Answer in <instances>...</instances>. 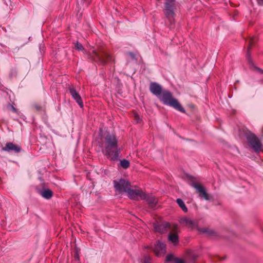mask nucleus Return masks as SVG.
Here are the masks:
<instances>
[{
    "label": "nucleus",
    "instance_id": "obj_1",
    "mask_svg": "<svg viewBox=\"0 0 263 263\" xmlns=\"http://www.w3.org/2000/svg\"><path fill=\"white\" fill-rule=\"evenodd\" d=\"M103 146V152L111 161H117L118 159L120 149L118 147V140L114 135L108 134Z\"/></svg>",
    "mask_w": 263,
    "mask_h": 263
},
{
    "label": "nucleus",
    "instance_id": "obj_2",
    "mask_svg": "<svg viewBox=\"0 0 263 263\" xmlns=\"http://www.w3.org/2000/svg\"><path fill=\"white\" fill-rule=\"evenodd\" d=\"M179 4L176 0H165L164 5V13L171 24L175 22L174 17L179 9Z\"/></svg>",
    "mask_w": 263,
    "mask_h": 263
},
{
    "label": "nucleus",
    "instance_id": "obj_3",
    "mask_svg": "<svg viewBox=\"0 0 263 263\" xmlns=\"http://www.w3.org/2000/svg\"><path fill=\"white\" fill-rule=\"evenodd\" d=\"M159 99L164 104L170 106L181 112H185L184 109L178 100L173 97L172 93L170 91L167 90L163 91L162 94L159 97Z\"/></svg>",
    "mask_w": 263,
    "mask_h": 263
},
{
    "label": "nucleus",
    "instance_id": "obj_4",
    "mask_svg": "<svg viewBox=\"0 0 263 263\" xmlns=\"http://www.w3.org/2000/svg\"><path fill=\"white\" fill-rule=\"evenodd\" d=\"M90 57L96 62H99L102 64H106L112 61V57L106 51H100L99 52L93 48L89 51Z\"/></svg>",
    "mask_w": 263,
    "mask_h": 263
},
{
    "label": "nucleus",
    "instance_id": "obj_5",
    "mask_svg": "<svg viewBox=\"0 0 263 263\" xmlns=\"http://www.w3.org/2000/svg\"><path fill=\"white\" fill-rule=\"evenodd\" d=\"M246 138L248 144L255 152H258L261 150V144L254 134L249 133L247 134Z\"/></svg>",
    "mask_w": 263,
    "mask_h": 263
},
{
    "label": "nucleus",
    "instance_id": "obj_6",
    "mask_svg": "<svg viewBox=\"0 0 263 263\" xmlns=\"http://www.w3.org/2000/svg\"><path fill=\"white\" fill-rule=\"evenodd\" d=\"M114 186L117 192L126 193L130 186V184L128 181L121 179L119 180L114 181Z\"/></svg>",
    "mask_w": 263,
    "mask_h": 263
},
{
    "label": "nucleus",
    "instance_id": "obj_7",
    "mask_svg": "<svg viewBox=\"0 0 263 263\" xmlns=\"http://www.w3.org/2000/svg\"><path fill=\"white\" fill-rule=\"evenodd\" d=\"M192 187L195 188L197 193L199 194V197L206 200L211 199L210 196L207 193L205 187L200 183L193 182L191 184Z\"/></svg>",
    "mask_w": 263,
    "mask_h": 263
},
{
    "label": "nucleus",
    "instance_id": "obj_8",
    "mask_svg": "<svg viewBox=\"0 0 263 263\" xmlns=\"http://www.w3.org/2000/svg\"><path fill=\"white\" fill-rule=\"evenodd\" d=\"M153 250L156 256L161 257L166 253V246L160 240H158L155 244Z\"/></svg>",
    "mask_w": 263,
    "mask_h": 263
},
{
    "label": "nucleus",
    "instance_id": "obj_9",
    "mask_svg": "<svg viewBox=\"0 0 263 263\" xmlns=\"http://www.w3.org/2000/svg\"><path fill=\"white\" fill-rule=\"evenodd\" d=\"M128 194L129 198L131 199H143L146 197V194H145L140 190H133L130 189V186L126 192Z\"/></svg>",
    "mask_w": 263,
    "mask_h": 263
},
{
    "label": "nucleus",
    "instance_id": "obj_10",
    "mask_svg": "<svg viewBox=\"0 0 263 263\" xmlns=\"http://www.w3.org/2000/svg\"><path fill=\"white\" fill-rule=\"evenodd\" d=\"M154 229L156 232L160 233H163L167 232L170 226L168 222H156L153 224Z\"/></svg>",
    "mask_w": 263,
    "mask_h": 263
},
{
    "label": "nucleus",
    "instance_id": "obj_11",
    "mask_svg": "<svg viewBox=\"0 0 263 263\" xmlns=\"http://www.w3.org/2000/svg\"><path fill=\"white\" fill-rule=\"evenodd\" d=\"M149 90L153 95L159 97L163 92L161 86L155 82H153L150 84Z\"/></svg>",
    "mask_w": 263,
    "mask_h": 263
},
{
    "label": "nucleus",
    "instance_id": "obj_12",
    "mask_svg": "<svg viewBox=\"0 0 263 263\" xmlns=\"http://www.w3.org/2000/svg\"><path fill=\"white\" fill-rule=\"evenodd\" d=\"M4 151L8 152L19 153L21 151V147L17 145L14 144L11 142H8L6 144L5 147L2 148Z\"/></svg>",
    "mask_w": 263,
    "mask_h": 263
},
{
    "label": "nucleus",
    "instance_id": "obj_13",
    "mask_svg": "<svg viewBox=\"0 0 263 263\" xmlns=\"http://www.w3.org/2000/svg\"><path fill=\"white\" fill-rule=\"evenodd\" d=\"M181 224L186 226L190 228L193 229L196 227L197 222L186 217H182L180 220Z\"/></svg>",
    "mask_w": 263,
    "mask_h": 263
},
{
    "label": "nucleus",
    "instance_id": "obj_14",
    "mask_svg": "<svg viewBox=\"0 0 263 263\" xmlns=\"http://www.w3.org/2000/svg\"><path fill=\"white\" fill-rule=\"evenodd\" d=\"M69 91L73 99L76 100V101L79 104L80 107L81 108H82L83 107V103L79 93L76 91L75 88H74L73 87H70Z\"/></svg>",
    "mask_w": 263,
    "mask_h": 263
},
{
    "label": "nucleus",
    "instance_id": "obj_15",
    "mask_svg": "<svg viewBox=\"0 0 263 263\" xmlns=\"http://www.w3.org/2000/svg\"><path fill=\"white\" fill-rule=\"evenodd\" d=\"M256 42V39L254 36H252L250 38L249 41V45L247 48V58L248 62L250 63H252L251 57H250V50L253 45L255 44Z\"/></svg>",
    "mask_w": 263,
    "mask_h": 263
},
{
    "label": "nucleus",
    "instance_id": "obj_16",
    "mask_svg": "<svg viewBox=\"0 0 263 263\" xmlns=\"http://www.w3.org/2000/svg\"><path fill=\"white\" fill-rule=\"evenodd\" d=\"M144 200H146L149 206L151 208H154L158 202L157 199L152 195H146Z\"/></svg>",
    "mask_w": 263,
    "mask_h": 263
},
{
    "label": "nucleus",
    "instance_id": "obj_17",
    "mask_svg": "<svg viewBox=\"0 0 263 263\" xmlns=\"http://www.w3.org/2000/svg\"><path fill=\"white\" fill-rule=\"evenodd\" d=\"M41 195L46 199H50L53 195L52 192L49 189H44L40 192Z\"/></svg>",
    "mask_w": 263,
    "mask_h": 263
},
{
    "label": "nucleus",
    "instance_id": "obj_18",
    "mask_svg": "<svg viewBox=\"0 0 263 263\" xmlns=\"http://www.w3.org/2000/svg\"><path fill=\"white\" fill-rule=\"evenodd\" d=\"M168 240L174 245H176L178 242V235L176 233H171L168 236Z\"/></svg>",
    "mask_w": 263,
    "mask_h": 263
},
{
    "label": "nucleus",
    "instance_id": "obj_19",
    "mask_svg": "<svg viewBox=\"0 0 263 263\" xmlns=\"http://www.w3.org/2000/svg\"><path fill=\"white\" fill-rule=\"evenodd\" d=\"M176 202H177V204H178V205L180 206V208L184 212H187V208L185 206V204L184 202H183V201L182 199H181L180 198L177 199V200H176Z\"/></svg>",
    "mask_w": 263,
    "mask_h": 263
},
{
    "label": "nucleus",
    "instance_id": "obj_20",
    "mask_svg": "<svg viewBox=\"0 0 263 263\" xmlns=\"http://www.w3.org/2000/svg\"><path fill=\"white\" fill-rule=\"evenodd\" d=\"M120 164L122 167L126 169L129 166V162L126 159H123L120 161Z\"/></svg>",
    "mask_w": 263,
    "mask_h": 263
},
{
    "label": "nucleus",
    "instance_id": "obj_21",
    "mask_svg": "<svg viewBox=\"0 0 263 263\" xmlns=\"http://www.w3.org/2000/svg\"><path fill=\"white\" fill-rule=\"evenodd\" d=\"M80 3L83 6L88 7L91 3V0H79L78 1V4H79Z\"/></svg>",
    "mask_w": 263,
    "mask_h": 263
},
{
    "label": "nucleus",
    "instance_id": "obj_22",
    "mask_svg": "<svg viewBox=\"0 0 263 263\" xmlns=\"http://www.w3.org/2000/svg\"><path fill=\"white\" fill-rule=\"evenodd\" d=\"M75 48L79 51H84L83 45L78 42L75 44Z\"/></svg>",
    "mask_w": 263,
    "mask_h": 263
},
{
    "label": "nucleus",
    "instance_id": "obj_23",
    "mask_svg": "<svg viewBox=\"0 0 263 263\" xmlns=\"http://www.w3.org/2000/svg\"><path fill=\"white\" fill-rule=\"evenodd\" d=\"M174 259V256L172 254L168 255L166 257V261H170Z\"/></svg>",
    "mask_w": 263,
    "mask_h": 263
},
{
    "label": "nucleus",
    "instance_id": "obj_24",
    "mask_svg": "<svg viewBox=\"0 0 263 263\" xmlns=\"http://www.w3.org/2000/svg\"><path fill=\"white\" fill-rule=\"evenodd\" d=\"M74 259L76 260H77V261L79 260L80 257H79V251L77 250L76 251V253L74 254Z\"/></svg>",
    "mask_w": 263,
    "mask_h": 263
},
{
    "label": "nucleus",
    "instance_id": "obj_25",
    "mask_svg": "<svg viewBox=\"0 0 263 263\" xmlns=\"http://www.w3.org/2000/svg\"><path fill=\"white\" fill-rule=\"evenodd\" d=\"M135 120L136 121L137 123H138L140 120V118L139 116L137 114H135L134 115Z\"/></svg>",
    "mask_w": 263,
    "mask_h": 263
},
{
    "label": "nucleus",
    "instance_id": "obj_26",
    "mask_svg": "<svg viewBox=\"0 0 263 263\" xmlns=\"http://www.w3.org/2000/svg\"><path fill=\"white\" fill-rule=\"evenodd\" d=\"M175 263H185L183 260L180 259L176 258L175 259Z\"/></svg>",
    "mask_w": 263,
    "mask_h": 263
},
{
    "label": "nucleus",
    "instance_id": "obj_27",
    "mask_svg": "<svg viewBox=\"0 0 263 263\" xmlns=\"http://www.w3.org/2000/svg\"><path fill=\"white\" fill-rule=\"evenodd\" d=\"M128 55L132 58V59H135V54L132 53V52H129L128 53Z\"/></svg>",
    "mask_w": 263,
    "mask_h": 263
},
{
    "label": "nucleus",
    "instance_id": "obj_28",
    "mask_svg": "<svg viewBox=\"0 0 263 263\" xmlns=\"http://www.w3.org/2000/svg\"><path fill=\"white\" fill-rule=\"evenodd\" d=\"M35 108L37 110H40L41 108V107H40L39 106H37V105L35 106Z\"/></svg>",
    "mask_w": 263,
    "mask_h": 263
},
{
    "label": "nucleus",
    "instance_id": "obj_29",
    "mask_svg": "<svg viewBox=\"0 0 263 263\" xmlns=\"http://www.w3.org/2000/svg\"><path fill=\"white\" fill-rule=\"evenodd\" d=\"M257 70L260 71L261 73H263V70L260 69L259 68H257Z\"/></svg>",
    "mask_w": 263,
    "mask_h": 263
},
{
    "label": "nucleus",
    "instance_id": "obj_30",
    "mask_svg": "<svg viewBox=\"0 0 263 263\" xmlns=\"http://www.w3.org/2000/svg\"><path fill=\"white\" fill-rule=\"evenodd\" d=\"M259 3L261 5H263V0H259Z\"/></svg>",
    "mask_w": 263,
    "mask_h": 263
},
{
    "label": "nucleus",
    "instance_id": "obj_31",
    "mask_svg": "<svg viewBox=\"0 0 263 263\" xmlns=\"http://www.w3.org/2000/svg\"><path fill=\"white\" fill-rule=\"evenodd\" d=\"M196 257H197V256H195V255H192V257L193 258V259H195V258H196Z\"/></svg>",
    "mask_w": 263,
    "mask_h": 263
},
{
    "label": "nucleus",
    "instance_id": "obj_32",
    "mask_svg": "<svg viewBox=\"0 0 263 263\" xmlns=\"http://www.w3.org/2000/svg\"><path fill=\"white\" fill-rule=\"evenodd\" d=\"M200 231L203 232H206V231L205 230V229L200 230Z\"/></svg>",
    "mask_w": 263,
    "mask_h": 263
},
{
    "label": "nucleus",
    "instance_id": "obj_33",
    "mask_svg": "<svg viewBox=\"0 0 263 263\" xmlns=\"http://www.w3.org/2000/svg\"><path fill=\"white\" fill-rule=\"evenodd\" d=\"M177 227H176V226H175V227H174V230L175 231H176V230H177Z\"/></svg>",
    "mask_w": 263,
    "mask_h": 263
},
{
    "label": "nucleus",
    "instance_id": "obj_34",
    "mask_svg": "<svg viewBox=\"0 0 263 263\" xmlns=\"http://www.w3.org/2000/svg\"><path fill=\"white\" fill-rule=\"evenodd\" d=\"M12 108H13V111H15L16 109L14 107H12Z\"/></svg>",
    "mask_w": 263,
    "mask_h": 263
},
{
    "label": "nucleus",
    "instance_id": "obj_35",
    "mask_svg": "<svg viewBox=\"0 0 263 263\" xmlns=\"http://www.w3.org/2000/svg\"><path fill=\"white\" fill-rule=\"evenodd\" d=\"M146 259H147L146 258V259H145V261L144 263H148V262H146Z\"/></svg>",
    "mask_w": 263,
    "mask_h": 263
}]
</instances>
